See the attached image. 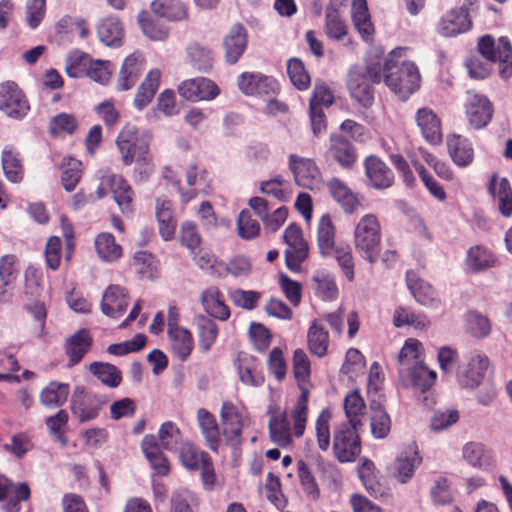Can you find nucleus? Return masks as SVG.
<instances>
[{
  "mask_svg": "<svg viewBox=\"0 0 512 512\" xmlns=\"http://www.w3.org/2000/svg\"><path fill=\"white\" fill-rule=\"evenodd\" d=\"M425 348L423 343L416 338H407L404 341L398 355L397 361L400 365L416 364L419 361H424Z\"/></svg>",
  "mask_w": 512,
  "mask_h": 512,
  "instance_id": "052dcab7",
  "label": "nucleus"
},
{
  "mask_svg": "<svg viewBox=\"0 0 512 512\" xmlns=\"http://www.w3.org/2000/svg\"><path fill=\"white\" fill-rule=\"evenodd\" d=\"M88 371L104 386L117 388L123 381L121 370L108 362L95 361L88 365Z\"/></svg>",
  "mask_w": 512,
  "mask_h": 512,
  "instance_id": "37998d69",
  "label": "nucleus"
},
{
  "mask_svg": "<svg viewBox=\"0 0 512 512\" xmlns=\"http://www.w3.org/2000/svg\"><path fill=\"white\" fill-rule=\"evenodd\" d=\"M251 415L244 404L224 401L220 410L223 447L238 449L244 441V429L251 423Z\"/></svg>",
  "mask_w": 512,
  "mask_h": 512,
  "instance_id": "20e7f679",
  "label": "nucleus"
},
{
  "mask_svg": "<svg viewBox=\"0 0 512 512\" xmlns=\"http://www.w3.org/2000/svg\"><path fill=\"white\" fill-rule=\"evenodd\" d=\"M70 408L80 422H87L98 416L102 404L96 395L90 394L84 387H77L72 394Z\"/></svg>",
  "mask_w": 512,
  "mask_h": 512,
  "instance_id": "dca6fc26",
  "label": "nucleus"
},
{
  "mask_svg": "<svg viewBox=\"0 0 512 512\" xmlns=\"http://www.w3.org/2000/svg\"><path fill=\"white\" fill-rule=\"evenodd\" d=\"M150 7L155 15L170 21H182L188 17V7L180 0H154Z\"/></svg>",
  "mask_w": 512,
  "mask_h": 512,
  "instance_id": "a18cd8bd",
  "label": "nucleus"
},
{
  "mask_svg": "<svg viewBox=\"0 0 512 512\" xmlns=\"http://www.w3.org/2000/svg\"><path fill=\"white\" fill-rule=\"evenodd\" d=\"M161 80V71L151 69L139 85L133 99V105L137 110H143L153 100L157 93Z\"/></svg>",
  "mask_w": 512,
  "mask_h": 512,
  "instance_id": "58836bf2",
  "label": "nucleus"
},
{
  "mask_svg": "<svg viewBox=\"0 0 512 512\" xmlns=\"http://www.w3.org/2000/svg\"><path fill=\"white\" fill-rule=\"evenodd\" d=\"M197 422L203 435L206 446L214 453H218L223 447L221 426L216 417L207 409L200 408L197 411Z\"/></svg>",
  "mask_w": 512,
  "mask_h": 512,
  "instance_id": "5701e85b",
  "label": "nucleus"
},
{
  "mask_svg": "<svg viewBox=\"0 0 512 512\" xmlns=\"http://www.w3.org/2000/svg\"><path fill=\"white\" fill-rule=\"evenodd\" d=\"M372 415L370 417L371 433L376 439L386 438L392 429V420L390 415L384 409V406L374 400L370 403Z\"/></svg>",
  "mask_w": 512,
  "mask_h": 512,
  "instance_id": "de8ad7c7",
  "label": "nucleus"
},
{
  "mask_svg": "<svg viewBox=\"0 0 512 512\" xmlns=\"http://www.w3.org/2000/svg\"><path fill=\"white\" fill-rule=\"evenodd\" d=\"M333 411L329 407L323 408L314 422V434L318 448L326 452L331 446V421Z\"/></svg>",
  "mask_w": 512,
  "mask_h": 512,
  "instance_id": "49530a36",
  "label": "nucleus"
},
{
  "mask_svg": "<svg viewBox=\"0 0 512 512\" xmlns=\"http://www.w3.org/2000/svg\"><path fill=\"white\" fill-rule=\"evenodd\" d=\"M266 367L269 373L279 382L283 381L288 372L285 348H272L266 358Z\"/></svg>",
  "mask_w": 512,
  "mask_h": 512,
  "instance_id": "bf43d9fd",
  "label": "nucleus"
},
{
  "mask_svg": "<svg viewBox=\"0 0 512 512\" xmlns=\"http://www.w3.org/2000/svg\"><path fill=\"white\" fill-rule=\"evenodd\" d=\"M248 338L256 350L264 352L271 345L273 334L264 324L252 322L248 328Z\"/></svg>",
  "mask_w": 512,
  "mask_h": 512,
  "instance_id": "338daca9",
  "label": "nucleus"
},
{
  "mask_svg": "<svg viewBox=\"0 0 512 512\" xmlns=\"http://www.w3.org/2000/svg\"><path fill=\"white\" fill-rule=\"evenodd\" d=\"M393 325L396 328L410 326L417 330L428 327V318L421 313H416L407 307L398 306L393 312Z\"/></svg>",
  "mask_w": 512,
  "mask_h": 512,
  "instance_id": "3c124183",
  "label": "nucleus"
},
{
  "mask_svg": "<svg viewBox=\"0 0 512 512\" xmlns=\"http://www.w3.org/2000/svg\"><path fill=\"white\" fill-rule=\"evenodd\" d=\"M476 50L483 59L496 66L500 78L507 80L512 76V42L509 37L482 35L477 40Z\"/></svg>",
  "mask_w": 512,
  "mask_h": 512,
  "instance_id": "39448f33",
  "label": "nucleus"
},
{
  "mask_svg": "<svg viewBox=\"0 0 512 512\" xmlns=\"http://www.w3.org/2000/svg\"><path fill=\"white\" fill-rule=\"evenodd\" d=\"M415 121L427 142L432 145L441 143L443 136L441 120L431 108L418 109L415 114Z\"/></svg>",
  "mask_w": 512,
  "mask_h": 512,
  "instance_id": "cd10ccee",
  "label": "nucleus"
},
{
  "mask_svg": "<svg viewBox=\"0 0 512 512\" xmlns=\"http://www.w3.org/2000/svg\"><path fill=\"white\" fill-rule=\"evenodd\" d=\"M388 56L383 58L380 54H370L365 61V72L371 83L379 84L384 81Z\"/></svg>",
  "mask_w": 512,
  "mask_h": 512,
  "instance_id": "774afa93",
  "label": "nucleus"
},
{
  "mask_svg": "<svg viewBox=\"0 0 512 512\" xmlns=\"http://www.w3.org/2000/svg\"><path fill=\"white\" fill-rule=\"evenodd\" d=\"M95 248L98 256L107 262H114L122 257V247L116 243L110 233H101L95 239Z\"/></svg>",
  "mask_w": 512,
  "mask_h": 512,
  "instance_id": "864d4df0",
  "label": "nucleus"
},
{
  "mask_svg": "<svg viewBox=\"0 0 512 512\" xmlns=\"http://www.w3.org/2000/svg\"><path fill=\"white\" fill-rule=\"evenodd\" d=\"M488 192L497 201L498 209L504 217L512 215V187L505 177L493 173L488 183Z\"/></svg>",
  "mask_w": 512,
  "mask_h": 512,
  "instance_id": "2f4dec72",
  "label": "nucleus"
},
{
  "mask_svg": "<svg viewBox=\"0 0 512 512\" xmlns=\"http://www.w3.org/2000/svg\"><path fill=\"white\" fill-rule=\"evenodd\" d=\"M406 280L409 290L419 303L428 305L436 299V292L433 287L415 272H408Z\"/></svg>",
  "mask_w": 512,
  "mask_h": 512,
  "instance_id": "603ef678",
  "label": "nucleus"
},
{
  "mask_svg": "<svg viewBox=\"0 0 512 512\" xmlns=\"http://www.w3.org/2000/svg\"><path fill=\"white\" fill-rule=\"evenodd\" d=\"M327 189L345 213L352 214L360 206L358 195L341 179L333 177L328 180Z\"/></svg>",
  "mask_w": 512,
  "mask_h": 512,
  "instance_id": "f704fd0d",
  "label": "nucleus"
},
{
  "mask_svg": "<svg viewBox=\"0 0 512 512\" xmlns=\"http://www.w3.org/2000/svg\"><path fill=\"white\" fill-rule=\"evenodd\" d=\"M179 458L188 470L197 471L211 459V456L192 442H184L180 447Z\"/></svg>",
  "mask_w": 512,
  "mask_h": 512,
  "instance_id": "8fccbe9b",
  "label": "nucleus"
},
{
  "mask_svg": "<svg viewBox=\"0 0 512 512\" xmlns=\"http://www.w3.org/2000/svg\"><path fill=\"white\" fill-rule=\"evenodd\" d=\"M446 143L448 154L456 166L465 168L472 164L474 148L468 138L459 134H452L448 135Z\"/></svg>",
  "mask_w": 512,
  "mask_h": 512,
  "instance_id": "473e14b6",
  "label": "nucleus"
},
{
  "mask_svg": "<svg viewBox=\"0 0 512 512\" xmlns=\"http://www.w3.org/2000/svg\"><path fill=\"white\" fill-rule=\"evenodd\" d=\"M489 373H493L491 360L487 355L478 353L469 359L465 369L460 373L459 383L464 388L476 389Z\"/></svg>",
  "mask_w": 512,
  "mask_h": 512,
  "instance_id": "ddd939ff",
  "label": "nucleus"
},
{
  "mask_svg": "<svg viewBox=\"0 0 512 512\" xmlns=\"http://www.w3.org/2000/svg\"><path fill=\"white\" fill-rule=\"evenodd\" d=\"M31 497V489L26 482H14L0 474V504L6 512H20L21 503Z\"/></svg>",
  "mask_w": 512,
  "mask_h": 512,
  "instance_id": "9d476101",
  "label": "nucleus"
},
{
  "mask_svg": "<svg viewBox=\"0 0 512 512\" xmlns=\"http://www.w3.org/2000/svg\"><path fill=\"white\" fill-rule=\"evenodd\" d=\"M236 363L239 377L243 383L260 386L265 382L262 364L258 357L242 352L239 353Z\"/></svg>",
  "mask_w": 512,
  "mask_h": 512,
  "instance_id": "c756f323",
  "label": "nucleus"
},
{
  "mask_svg": "<svg viewBox=\"0 0 512 512\" xmlns=\"http://www.w3.org/2000/svg\"><path fill=\"white\" fill-rule=\"evenodd\" d=\"M137 22L144 35L153 41H163L169 35L168 29L155 20L146 10L139 12Z\"/></svg>",
  "mask_w": 512,
  "mask_h": 512,
  "instance_id": "5fc2aeb1",
  "label": "nucleus"
},
{
  "mask_svg": "<svg viewBox=\"0 0 512 512\" xmlns=\"http://www.w3.org/2000/svg\"><path fill=\"white\" fill-rule=\"evenodd\" d=\"M466 322L468 332L475 338H487L492 333V322L490 318L480 312H469Z\"/></svg>",
  "mask_w": 512,
  "mask_h": 512,
  "instance_id": "0e129e2a",
  "label": "nucleus"
},
{
  "mask_svg": "<svg viewBox=\"0 0 512 512\" xmlns=\"http://www.w3.org/2000/svg\"><path fill=\"white\" fill-rule=\"evenodd\" d=\"M186 58L195 70L203 73H209L212 70L215 60L212 49L198 42L188 45Z\"/></svg>",
  "mask_w": 512,
  "mask_h": 512,
  "instance_id": "a19ab883",
  "label": "nucleus"
},
{
  "mask_svg": "<svg viewBox=\"0 0 512 512\" xmlns=\"http://www.w3.org/2000/svg\"><path fill=\"white\" fill-rule=\"evenodd\" d=\"M360 67L349 70L347 87L350 96L362 107L369 108L374 102V90Z\"/></svg>",
  "mask_w": 512,
  "mask_h": 512,
  "instance_id": "aec40b11",
  "label": "nucleus"
},
{
  "mask_svg": "<svg viewBox=\"0 0 512 512\" xmlns=\"http://www.w3.org/2000/svg\"><path fill=\"white\" fill-rule=\"evenodd\" d=\"M291 371L300 391L295 404L289 409L269 413V438L282 448L291 447L294 439L302 438L308 425L310 395L314 388L313 367L308 352L303 348L292 351Z\"/></svg>",
  "mask_w": 512,
  "mask_h": 512,
  "instance_id": "f257e3e1",
  "label": "nucleus"
},
{
  "mask_svg": "<svg viewBox=\"0 0 512 512\" xmlns=\"http://www.w3.org/2000/svg\"><path fill=\"white\" fill-rule=\"evenodd\" d=\"M200 303L203 311L219 321H227L231 317V309L226 303L223 292L217 286H210L200 294Z\"/></svg>",
  "mask_w": 512,
  "mask_h": 512,
  "instance_id": "6ab92c4d",
  "label": "nucleus"
},
{
  "mask_svg": "<svg viewBox=\"0 0 512 512\" xmlns=\"http://www.w3.org/2000/svg\"><path fill=\"white\" fill-rule=\"evenodd\" d=\"M320 319L322 320V323L326 322L333 333L337 336H341L343 334V326L346 323L347 336L350 340L355 338L361 326L359 314L356 311H351L346 314L343 307H339L333 312L325 313Z\"/></svg>",
  "mask_w": 512,
  "mask_h": 512,
  "instance_id": "412c9836",
  "label": "nucleus"
},
{
  "mask_svg": "<svg viewBox=\"0 0 512 512\" xmlns=\"http://www.w3.org/2000/svg\"><path fill=\"white\" fill-rule=\"evenodd\" d=\"M0 110L17 120L24 118L30 110L28 99L13 81L0 84Z\"/></svg>",
  "mask_w": 512,
  "mask_h": 512,
  "instance_id": "1a4fd4ad",
  "label": "nucleus"
},
{
  "mask_svg": "<svg viewBox=\"0 0 512 512\" xmlns=\"http://www.w3.org/2000/svg\"><path fill=\"white\" fill-rule=\"evenodd\" d=\"M362 427L341 423L333 433L332 451L340 463L356 461L362 452Z\"/></svg>",
  "mask_w": 512,
  "mask_h": 512,
  "instance_id": "423d86ee",
  "label": "nucleus"
},
{
  "mask_svg": "<svg viewBox=\"0 0 512 512\" xmlns=\"http://www.w3.org/2000/svg\"><path fill=\"white\" fill-rule=\"evenodd\" d=\"M169 348L172 354L181 361L187 360L194 349L193 333L185 328L167 329Z\"/></svg>",
  "mask_w": 512,
  "mask_h": 512,
  "instance_id": "72a5a7b5",
  "label": "nucleus"
},
{
  "mask_svg": "<svg viewBox=\"0 0 512 512\" xmlns=\"http://www.w3.org/2000/svg\"><path fill=\"white\" fill-rule=\"evenodd\" d=\"M306 344L309 353L316 358H324L330 353V335L321 319H314L307 330Z\"/></svg>",
  "mask_w": 512,
  "mask_h": 512,
  "instance_id": "a878e982",
  "label": "nucleus"
},
{
  "mask_svg": "<svg viewBox=\"0 0 512 512\" xmlns=\"http://www.w3.org/2000/svg\"><path fill=\"white\" fill-rule=\"evenodd\" d=\"M19 272V260L15 255L8 254L0 258V303L11 301Z\"/></svg>",
  "mask_w": 512,
  "mask_h": 512,
  "instance_id": "4be33fe9",
  "label": "nucleus"
},
{
  "mask_svg": "<svg viewBox=\"0 0 512 512\" xmlns=\"http://www.w3.org/2000/svg\"><path fill=\"white\" fill-rule=\"evenodd\" d=\"M141 447L155 473L162 477L168 476L171 470L170 463L155 437H144Z\"/></svg>",
  "mask_w": 512,
  "mask_h": 512,
  "instance_id": "4c0bfd02",
  "label": "nucleus"
},
{
  "mask_svg": "<svg viewBox=\"0 0 512 512\" xmlns=\"http://www.w3.org/2000/svg\"><path fill=\"white\" fill-rule=\"evenodd\" d=\"M287 74L298 90H306L310 86L311 77L300 58L293 57L288 60Z\"/></svg>",
  "mask_w": 512,
  "mask_h": 512,
  "instance_id": "69168bd1",
  "label": "nucleus"
},
{
  "mask_svg": "<svg viewBox=\"0 0 512 512\" xmlns=\"http://www.w3.org/2000/svg\"><path fill=\"white\" fill-rule=\"evenodd\" d=\"M471 27V18H467L466 14H460L457 9L453 8L441 17L437 31L444 37H454L469 31Z\"/></svg>",
  "mask_w": 512,
  "mask_h": 512,
  "instance_id": "e433bc0d",
  "label": "nucleus"
},
{
  "mask_svg": "<svg viewBox=\"0 0 512 512\" xmlns=\"http://www.w3.org/2000/svg\"><path fill=\"white\" fill-rule=\"evenodd\" d=\"M343 411L346 422L343 424L363 427L367 414V404L359 388L349 390L343 398Z\"/></svg>",
  "mask_w": 512,
  "mask_h": 512,
  "instance_id": "bb28decb",
  "label": "nucleus"
},
{
  "mask_svg": "<svg viewBox=\"0 0 512 512\" xmlns=\"http://www.w3.org/2000/svg\"><path fill=\"white\" fill-rule=\"evenodd\" d=\"M130 295L127 288L119 284L109 285L102 296L101 310L110 318H120L129 305Z\"/></svg>",
  "mask_w": 512,
  "mask_h": 512,
  "instance_id": "a211bd4d",
  "label": "nucleus"
},
{
  "mask_svg": "<svg viewBox=\"0 0 512 512\" xmlns=\"http://www.w3.org/2000/svg\"><path fill=\"white\" fill-rule=\"evenodd\" d=\"M325 33L329 39L341 41L348 35V27L339 11L332 7L325 10Z\"/></svg>",
  "mask_w": 512,
  "mask_h": 512,
  "instance_id": "13d9d810",
  "label": "nucleus"
},
{
  "mask_svg": "<svg viewBox=\"0 0 512 512\" xmlns=\"http://www.w3.org/2000/svg\"><path fill=\"white\" fill-rule=\"evenodd\" d=\"M464 108L468 124L475 130L486 127L492 120L493 104L483 94L473 90L467 91Z\"/></svg>",
  "mask_w": 512,
  "mask_h": 512,
  "instance_id": "6e6552de",
  "label": "nucleus"
},
{
  "mask_svg": "<svg viewBox=\"0 0 512 512\" xmlns=\"http://www.w3.org/2000/svg\"><path fill=\"white\" fill-rule=\"evenodd\" d=\"M71 396L69 383L52 380L48 382L39 393V402L49 409H56L64 406Z\"/></svg>",
  "mask_w": 512,
  "mask_h": 512,
  "instance_id": "7c9ffc66",
  "label": "nucleus"
},
{
  "mask_svg": "<svg viewBox=\"0 0 512 512\" xmlns=\"http://www.w3.org/2000/svg\"><path fill=\"white\" fill-rule=\"evenodd\" d=\"M177 91L179 95L190 102L210 101L220 94L217 84L205 77H196L182 81Z\"/></svg>",
  "mask_w": 512,
  "mask_h": 512,
  "instance_id": "f8f14e48",
  "label": "nucleus"
},
{
  "mask_svg": "<svg viewBox=\"0 0 512 512\" xmlns=\"http://www.w3.org/2000/svg\"><path fill=\"white\" fill-rule=\"evenodd\" d=\"M197 334L200 348L208 351L217 340L219 327L213 319L202 316L197 323Z\"/></svg>",
  "mask_w": 512,
  "mask_h": 512,
  "instance_id": "680f3d73",
  "label": "nucleus"
},
{
  "mask_svg": "<svg viewBox=\"0 0 512 512\" xmlns=\"http://www.w3.org/2000/svg\"><path fill=\"white\" fill-rule=\"evenodd\" d=\"M406 48L397 47L388 54L385 85L401 100H407L420 88L421 75L412 61L403 60Z\"/></svg>",
  "mask_w": 512,
  "mask_h": 512,
  "instance_id": "f03ea898",
  "label": "nucleus"
},
{
  "mask_svg": "<svg viewBox=\"0 0 512 512\" xmlns=\"http://www.w3.org/2000/svg\"><path fill=\"white\" fill-rule=\"evenodd\" d=\"M422 461L416 446L401 453L394 462L391 473L400 483L408 482L414 475L415 467Z\"/></svg>",
  "mask_w": 512,
  "mask_h": 512,
  "instance_id": "c9c22d12",
  "label": "nucleus"
},
{
  "mask_svg": "<svg viewBox=\"0 0 512 512\" xmlns=\"http://www.w3.org/2000/svg\"><path fill=\"white\" fill-rule=\"evenodd\" d=\"M497 262L494 254L483 246L471 247L468 251L466 263L474 272L485 270L495 266Z\"/></svg>",
  "mask_w": 512,
  "mask_h": 512,
  "instance_id": "6e6d98bb",
  "label": "nucleus"
},
{
  "mask_svg": "<svg viewBox=\"0 0 512 512\" xmlns=\"http://www.w3.org/2000/svg\"><path fill=\"white\" fill-rule=\"evenodd\" d=\"M248 37L246 28L237 23L231 27L223 39L224 57L228 64L238 62L247 48Z\"/></svg>",
  "mask_w": 512,
  "mask_h": 512,
  "instance_id": "b1692460",
  "label": "nucleus"
},
{
  "mask_svg": "<svg viewBox=\"0 0 512 512\" xmlns=\"http://www.w3.org/2000/svg\"><path fill=\"white\" fill-rule=\"evenodd\" d=\"M326 155L333 159L343 169H352L358 159L357 150L345 136L332 133Z\"/></svg>",
  "mask_w": 512,
  "mask_h": 512,
  "instance_id": "2eb2a0df",
  "label": "nucleus"
},
{
  "mask_svg": "<svg viewBox=\"0 0 512 512\" xmlns=\"http://www.w3.org/2000/svg\"><path fill=\"white\" fill-rule=\"evenodd\" d=\"M355 244L359 251L371 262L375 261L380 252V230L378 226H357Z\"/></svg>",
  "mask_w": 512,
  "mask_h": 512,
  "instance_id": "c85d7f7f",
  "label": "nucleus"
},
{
  "mask_svg": "<svg viewBox=\"0 0 512 512\" xmlns=\"http://www.w3.org/2000/svg\"><path fill=\"white\" fill-rule=\"evenodd\" d=\"M289 168L299 186L307 189L316 187L321 179V173L315 161L297 155L289 156Z\"/></svg>",
  "mask_w": 512,
  "mask_h": 512,
  "instance_id": "f3484780",
  "label": "nucleus"
},
{
  "mask_svg": "<svg viewBox=\"0 0 512 512\" xmlns=\"http://www.w3.org/2000/svg\"><path fill=\"white\" fill-rule=\"evenodd\" d=\"M92 346V337L87 329H80L66 342V354L70 365L79 363Z\"/></svg>",
  "mask_w": 512,
  "mask_h": 512,
  "instance_id": "c03bdc74",
  "label": "nucleus"
},
{
  "mask_svg": "<svg viewBox=\"0 0 512 512\" xmlns=\"http://www.w3.org/2000/svg\"><path fill=\"white\" fill-rule=\"evenodd\" d=\"M366 185L375 190H386L395 183L391 168L378 156L369 155L363 161Z\"/></svg>",
  "mask_w": 512,
  "mask_h": 512,
  "instance_id": "9b49d317",
  "label": "nucleus"
},
{
  "mask_svg": "<svg viewBox=\"0 0 512 512\" xmlns=\"http://www.w3.org/2000/svg\"><path fill=\"white\" fill-rule=\"evenodd\" d=\"M61 182L64 189L68 192L73 191L82 177L81 161L67 157L61 163Z\"/></svg>",
  "mask_w": 512,
  "mask_h": 512,
  "instance_id": "4d7b16f0",
  "label": "nucleus"
},
{
  "mask_svg": "<svg viewBox=\"0 0 512 512\" xmlns=\"http://www.w3.org/2000/svg\"><path fill=\"white\" fill-rule=\"evenodd\" d=\"M97 34L101 42L110 47H119L123 43L124 28L116 16H107L99 22Z\"/></svg>",
  "mask_w": 512,
  "mask_h": 512,
  "instance_id": "ea45409f",
  "label": "nucleus"
},
{
  "mask_svg": "<svg viewBox=\"0 0 512 512\" xmlns=\"http://www.w3.org/2000/svg\"><path fill=\"white\" fill-rule=\"evenodd\" d=\"M2 168L5 177L12 183H19L23 179V165L19 153L11 146H6L1 155Z\"/></svg>",
  "mask_w": 512,
  "mask_h": 512,
  "instance_id": "09e8293b",
  "label": "nucleus"
},
{
  "mask_svg": "<svg viewBox=\"0 0 512 512\" xmlns=\"http://www.w3.org/2000/svg\"><path fill=\"white\" fill-rule=\"evenodd\" d=\"M107 188L113 194V198L123 214L133 212L134 192L128 181L122 175L111 174L104 176L96 189V199L105 197Z\"/></svg>",
  "mask_w": 512,
  "mask_h": 512,
  "instance_id": "0eeeda50",
  "label": "nucleus"
},
{
  "mask_svg": "<svg viewBox=\"0 0 512 512\" xmlns=\"http://www.w3.org/2000/svg\"><path fill=\"white\" fill-rule=\"evenodd\" d=\"M437 377L435 370L429 368L424 361H419L407 370L402 380L406 385L424 393L435 386Z\"/></svg>",
  "mask_w": 512,
  "mask_h": 512,
  "instance_id": "393cba45",
  "label": "nucleus"
},
{
  "mask_svg": "<svg viewBox=\"0 0 512 512\" xmlns=\"http://www.w3.org/2000/svg\"><path fill=\"white\" fill-rule=\"evenodd\" d=\"M145 68L146 59L143 53L135 51L128 55L124 59L118 74L116 82L117 91L132 89L145 71Z\"/></svg>",
  "mask_w": 512,
  "mask_h": 512,
  "instance_id": "4468645a",
  "label": "nucleus"
},
{
  "mask_svg": "<svg viewBox=\"0 0 512 512\" xmlns=\"http://www.w3.org/2000/svg\"><path fill=\"white\" fill-rule=\"evenodd\" d=\"M366 358L356 348H350L345 354L344 362L341 366V372L350 379H356L366 368Z\"/></svg>",
  "mask_w": 512,
  "mask_h": 512,
  "instance_id": "e2e57ef3",
  "label": "nucleus"
},
{
  "mask_svg": "<svg viewBox=\"0 0 512 512\" xmlns=\"http://www.w3.org/2000/svg\"><path fill=\"white\" fill-rule=\"evenodd\" d=\"M351 17L354 27L362 39L366 42L371 41L375 30L366 0H353Z\"/></svg>",
  "mask_w": 512,
  "mask_h": 512,
  "instance_id": "79ce46f5",
  "label": "nucleus"
},
{
  "mask_svg": "<svg viewBox=\"0 0 512 512\" xmlns=\"http://www.w3.org/2000/svg\"><path fill=\"white\" fill-rule=\"evenodd\" d=\"M152 134L135 124L126 123L116 138V146L121 155L123 165L130 166L137 163L146 170L152 166L150 143Z\"/></svg>",
  "mask_w": 512,
  "mask_h": 512,
  "instance_id": "7ed1b4c3",
  "label": "nucleus"
}]
</instances>
